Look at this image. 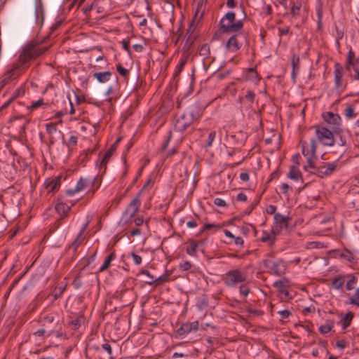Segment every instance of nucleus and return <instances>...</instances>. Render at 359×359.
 Listing matches in <instances>:
<instances>
[{
    "label": "nucleus",
    "instance_id": "obj_1",
    "mask_svg": "<svg viewBox=\"0 0 359 359\" xmlns=\"http://www.w3.org/2000/svg\"><path fill=\"white\" fill-rule=\"evenodd\" d=\"M219 31L222 33H235L226 41V48L230 52H236L242 47L239 38L242 34L239 31L243 27V21H236V14L233 11L227 12L219 20Z\"/></svg>",
    "mask_w": 359,
    "mask_h": 359
},
{
    "label": "nucleus",
    "instance_id": "obj_2",
    "mask_svg": "<svg viewBox=\"0 0 359 359\" xmlns=\"http://www.w3.org/2000/svg\"><path fill=\"white\" fill-rule=\"evenodd\" d=\"M315 133L318 141L325 146L332 147L335 144L333 133L323 126H315Z\"/></svg>",
    "mask_w": 359,
    "mask_h": 359
},
{
    "label": "nucleus",
    "instance_id": "obj_3",
    "mask_svg": "<svg viewBox=\"0 0 359 359\" xmlns=\"http://www.w3.org/2000/svg\"><path fill=\"white\" fill-rule=\"evenodd\" d=\"M246 280V276L238 269H231L227 271L224 278V283L228 287H233L238 283Z\"/></svg>",
    "mask_w": 359,
    "mask_h": 359
},
{
    "label": "nucleus",
    "instance_id": "obj_4",
    "mask_svg": "<svg viewBox=\"0 0 359 359\" xmlns=\"http://www.w3.org/2000/svg\"><path fill=\"white\" fill-rule=\"evenodd\" d=\"M345 68L350 71L351 69L354 72L353 79L359 81V55L355 57V52L352 48H350L345 62Z\"/></svg>",
    "mask_w": 359,
    "mask_h": 359
},
{
    "label": "nucleus",
    "instance_id": "obj_5",
    "mask_svg": "<svg viewBox=\"0 0 359 359\" xmlns=\"http://www.w3.org/2000/svg\"><path fill=\"white\" fill-rule=\"evenodd\" d=\"M47 50V47H37L35 46L27 47L23 54L20 55V60L22 62L25 63L42 55Z\"/></svg>",
    "mask_w": 359,
    "mask_h": 359
},
{
    "label": "nucleus",
    "instance_id": "obj_6",
    "mask_svg": "<svg viewBox=\"0 0 359 359\" xmlns=\"http://www.w3.org/2000/svg\"><path fill=\"white\" fill-rule=\"evenodd\" d=\"M323 118L327 123L332 126V130L335 134L342 132V129L340 128L341 118L339 115L332 112H326L323 114Z\"/></svg>",
    "mask_w": 359,
    "mask_h": 359
},
{
    "label": "nucleus",
    "instance_id": "obj_7",
    "mask_svg": "<svg viewBox=\"0 0 359 359\" xmlns=\"http://www.w3.org/2000/svg\"><path fill=\"white\" fill-rule=\"evenodd\" d=\"M39 321L41 323L43 328L53 327L54 330V335L57 337L60 336V330L58 327V321L55 320V317L53 314L42 313L40 316Z\"/></svg>",
    "mask_w": 359,
    "mask_h": 359
},
{
    "label": "nucleus",
    "instance_id": "obj_8",
    "mask_svg": "<svg viewBox=\"0 0 359 359\" xmlns=\"http://www.w3.org/2000/svg\"><path fill=\"white\" fill-rule=\"evenodd\" d=\"M344 67L339 62L334 64V88L337 90L342 92L346 87L347 83H344Z\"/></svg>",
    "mask_w": 359,
    "mask_h": 359
},
{
    "label": "nucleus",
    "instance_id": "obj_9",
    "mask_svg": "<svg viewBox=\"0 0 359 359\" xmlns=\"http://www.w3.org/2000/svg\"><path fill=\"white\" fill-rule=\"evenodd\" d=\"M198 329L199 323L198 320L193 322H186L182 323L177 330V334L181 339H184L189 334L197 332Z\"/></svg>",
    "mask_w": 359,
    "mask_h": 359
},
{
    "label": "nucleus",
    "instance_id": "obj_10",
    "mask_svg": "<svg viewBox=\"0 0 359 359\" xmlns=\"http://www.w3.org/2000/svg\"><path fill=\"white\" fill-rule=\"evenodd\" d=\"M274 224L273 226V234H279L283 229H287L289 225L290 218L277 212L274 215Z\"/></svg>",
    "mask_w": 359,
    "mask_h": 359
},
{
    "label": "nucleus",
    "instance_id": "obj_11",
    "mask_svg": "<svg viewBox=\"0 0 359 359\" xmlns=\"http://www.w3.org/2000/svg\"><path fill=\"white\" fill-rule=\"evenodd\" d=\"M193 122L194 121L187 114H183L176 120L174 125L175 130L183 133L191 126Z\"/></svg>",
    "mask_w": 359,
    "mask_h": 359
},
{
    "label": "nucleus",
    "instance_id": "obj_12",
    "mask_svg": "<svg viewBox=\"0 0 359 359\" xmlns=\"http://www.w3.org/2000/svg\"><path fill=\"white\" fill-rule=\"evenodd\" d=\"M141 196V191L137 194L136 197L129 203L127 208L124 212L125 215H128V219L133 217L139 210L140 206V197Z\"/></svg>",
    "mask_w": 359,
    "mask_h": 359
},
{
    "label": "nucleus",
    "instance_id": "obj_13",
    "mask_svg": "<svg viewBox=\"0 0 359 359\" xmlns=\"http://www.w3.org/2000/svg\"><path fill=\"white\" fill-rule=\"evenodd\" d=\"M90 183H93V180L86 177H81L77 182L76 187L73 189H67L66 191V194L69 196H72L76 193L84 190Z\"/></svg>",
    "mask_w": 359,
    "mask_h": 359
},
{
    "label": "nucleus",
    "instance_id": "obj_14",
    "mask_svg": "<svg viewBox=\"0 0 359 359\" xmlns=\"http://www.w3.org/2000/svg\"><path fill=\"white\" fill-rule=\"evenodd\" d=\"M203 107L199 102L192 104L187 113H186L194 121L198 120L203 114Z\"/></svg>",
    "mask_w": 359,
    "mask_h": 359
},
{
    "label": "nucleus",
    "instance_id": "obj_15",
    "mask_svg": "<svg viewBox=\"0 0 359 359\" xmlns=\"http://www.w3.org/2000/svg\"><path fill=\"white\" fill-rule=\"evenodd\" d=\"M300 144L302 146V154L304 156H306L308 158V157L311 156V155H312V156H316V140L315 139L313 138V139L311 140V141H310V149H307L306 148L307 142H305V141L301 140L300 141Z\"/></svg>",
    "mask_w": 359,
    "mask_h": 359
},
{
    "label": "nucleus",
    "instance_id": "obj_16",
    "mask_svg": "<svg viewBox=\"0 0 359 359\" xmlns=\"http://www.w3.org/2000/svg\"><path fill=\"white\" fill-rule=\"evenodd\" d=\"M72 205H68L62 199V197H58L55 205V211L60 215L61 218L66 217L71 210Z\"/></svg>",
    "mask_w": 359,
    "mask_h": 359
},
{
    "label": "nucleus",
    "instance_id": "obj_17",
    "mask_svg": "<svg viewBox=\"0 0 359 359\" xmlns=\"http://www.w3.org/2000/svg\"><path fill=\"white\" fill-rule=\"evenodd\" d=\"M263 264L271 274L277 276L281 274L282 270L280 269V262H273L269 259H264L263 261Z\"/></svg>",
    "mask_w": 359,
    "mask_h": 359
},
{
    "label": "nucleus",
    "instance_id": "obj_18",
    "mask_svg": "<svg viewBox=\"0 0 359 359\" xmlns=\"http://www.w3.org/2000/svg\"><path fill=\"white\" fill-rule=\"evenodd\" d=\"M61 179L62 176L59 175L55 178H48L46 180L44 183L45 188L48 190V192H54L57 191L61 184Z\"/></svg>",
    "mask_w": 359,
    "mask_h": 359
},
{
    "label": "nucleus",
    "instance_id": "obj_19",
    "mask_svg": "<svg viewBox=\"0 0 359 359\" xmlns=\"http://www.w3.org/2000/svg\"><path fill=\"white\" fill-rule=\"evenodd\" d=\"M171 271L166 270L165 273L160 276L158 278L151 277L150 280H147L146 283L149 285H155L156 286L159 285L163 283L168 282L170 280Z\"/></svg>",
    "mask_w": 359,
    "mask_h": 359
},
{
    "label": "nucleus",
    "instance_id": "obj_20",
    "mask_svg": "<svg viewBox=\"0 0 359 359\" xmlns=\"http://www.w3.org/2000/svg\"><path fill=\"white\" fill-rule=\"evenodd\" d=\"M116 149L115 148V145H111L110 148L107 151V152L104 153V154L102 156L100 161L97 162V165L99 167L100 170L103 169L104 172L106 170L108 161Z\"/></svg>",
    "mask_w": 359,
    "mask_h": 359
},
{
    "label": "nucleus",
    "instance_id": "obj_21",
    "mask_svg": "<svg viewBox=\"0 0 359 359\" xmlns=\"http://www.w3.org/2000/svg\"><path fill=\"white\" fill-rule=\"evenodd\" d=\"M339 257L346 260L351 265V266L354 267L355 266L358 264V259L355 257L353 253L347 249L344 250L339 254Z\"/></svg>",
    "mask_w": 359,
    "mask_h": 359
},
{
    "label": "nucleus",
    "instance_id": "obj_22",
    "mask_svg": "<svg viewBox=\"0 0 359 359\" xmlns=\"http://www.w3.org/2000/svg\"><path fill=\"white\" fill-rule=\"evenodd\" d=\"M88 226V222H86L84 226L82 227L81 231L77 235V237L75 238V240L69 245V249H73L74 251H76L77 248L81 244L82 241L83 240V238H81L85 232L86 229H87Z\"/></svg>",
    "mask_w": 359,
    "mask_h": 359
},
{
    "label": "nucleus",
    "instance_id": "obj_23",
    "mask_svg": "<svg viewBox=\"0 0 359 359\" xmlns=\"http://www.w3.org/2000/svg\"><path fill=\"white\" fill-rule=\"evenodd\" d=\"M229 142H233L236 147H241L244 144L245 140V134L242 132H239L235 135H231L228 137Z\"/></svg>",
    "mask_w": 359,
    "mask_h": 359
},
{
    "label": "nucleus",
    "instance_id": "obj_24",
    "mask_svg": "<svg viewBox=\"0 0 359 359\" xmlns=\"http://www.w3.org/2000/svg\"><path fill=\"white\" fill-rule=\"evenodd\" d=\"M116 255L114 252H111L109 255H108L102 264V265L99 269V272H103L106 271L111 265V262L116 258Z\"/></svg>",
    "mask_w": 359,
    "mask_h": 359
},
{
    "label": "nucleus",
    "instance_id": "obj_25",
    "mask_svg": "<svg viewBox=\"0 0 359 359\" xmlns=\"http://www.w3.org/2000/svg\"><path fill=\"white\" fill-rule=\"evenodd\" d=\"M111 72L107 71L103 72H95L93 74V77L97 79L100 83H105L108 81L111 76Z\"/></svg>",
    "mask_w": 359,
    "mask_h": 359
},
{
    "label": "nucleus",
    "instance_id": "obj_26",
    "mask_svg": "<svg viewBox=\"0 0 359 359\" xmlns=\"http://www.w3.org/2000/svg\"><path fill=\"white\" fill-rule=\"evenodd\" d=\"M34 336L39 337H50L54 335V330L53 327L41 328L33 333Z\"/></svg>",
    "mask_w": 359,
    "mask_h": 359
},
{
    "label": "nucleus",
    "instance_id": "obj_27",
    "mask_svg": "<svg viewBox=\"0 0 359 359\" xmlns=\"http://www.w3.org/2000/svg\"><path fill=\"white\" fill-rule=\"evenodd\" d=\"M346 280V276H337L333 278L331 285L332 287L335 290H339L341 288Z\"/></svg>",
    "mask_w": 359,
    "mask_h": 359
},
{
    "label": "nucleus",
    "instance_id": "obj_28",
    "mask_svg": "<svg viewBox=\"0 0 359 359\" xmlns=\"http://www.w3.org/2000/svg\"><path fill=\"white\" fill-rule=\"evenodd\" d=\"M346 289L347 290H351L355 287V285L358 282V278L353 274L346 275Z\"/></svg>",
    "mask_w": 359,
    "mask_h": 359
},
{
    "label": "nucleus",
    "instance_id": "obj_29",
    "mask_svg": "<svg viewBox=\"0 0 359 359\" xmlns=\"http://www.w3.org/2000/svg\"><path fill=\"white\" fill-rule=\"evenodd\" d=\"M334 321L328 320L324 325L319 327L318 330L321 334H327L332 330L334 327Z\"/></svg>",
    "mask_w": 359,
    "mask_h": 359
},
{
    "label": "nucleus",
    "instance_id": "obj_30",
    "mask_svg": "<svg viewBox=\"0 0 359 359\" xmlns=\"http://www.w3.org/2000/svg\"><path fill=\"white\" fill-rule=\"evenodd\" d=\"M302 8V1H298L296 2L292 3V6L290 10V15L292 16V18H296L298 17L300 14V10Z\"/></svg>",
    "mask_w": 359,
    "mask_h": 359
},
{
    "label": "nucleus",
    "instance_id": "obj_31",
    "mask_svg": "<svg viewBox=\"0 0 359 359\" xmlns=\"http://www.w3.org/2000/svg\"><path fill=\"white\" fill-rule=\"evenodd\" d=\"M287 176L288 178L291 180H298L300 178H302V173L299 170L296 169L294 166H291Z\"/></svg>",
    "mask_w": 359,
    "mask_h": 359
},
{
    "label": "nucleus",
    "instance_id": "obj_32",
    "mask_svg": "<svg viewBox=\"0 0 359 359\" xmlns=\"http://www.w3.org/2000/svg\"><path fill=\"white\" fill-rule=\"evenodd\" d=\"M353 318V314L352 312L348 311L341 319L342 328L344 330L347 328L351 323V320Z\"/></svg>",
    "mask_w": 359,
    "mask_h": 359
},
{
    "label": "nucleus",
    "instance_id": "obj_33",
    "mask_svg": "<svg viewBox=\"0 0 359 359\" xmlns=\"http://www.w3.org/2000/svg\"><path fill=\"white\" fill-rule=\"evenodd\" d=\"M312 173L316 174L318 177L323 178L325 176L330 175L327 172V169L325 165L319 166L315 168V171H311Z\"/></svg>",
    "mask_w": 359,
    "mask_h": 359
},
{
    "label": "nucleus",
    "instance_id": "obj_34",
    "mask_svg": "<svg viewBox=\"0 0 359 359\" xmlns=\"http://www.w3.org/2000/svg\"><path fill=\"white\" fill-rule=\"evenodd\" d=\"M84 318L82 316H77L76 318L72 319L69 322L70 325L72 326L74 330L79 329L81 324L83 323Z\"/></svg>",
    "mask_w": 359,
    "mask_h": 359
},
{
    "label": "nucleus",
    "instance_id": "obj_35",
    "mask_svg": "<svg viewBox=\"0 0 359 359\" xmlns=\"http://www.w3.org/2000/svg\"><path fill=\"white\" fill-rule=\"evenodd\" d=\"M116 68L118 74L124 78L125 81L128 82L129 70L124 68L121 64H117Z\"/></svg>",
    "mask_w": 359,
    "mask_h": 359
},
{
    "label": "nucleus",
    "instance_id": "obj_36",
    "mask_svg": "<svg viewBox=\"0 0 359 359\" xmlns=\"http://www.w3.org/2000/svg\"><path fill=\"white\" fill-rule=\"evenodd\" d=\"M247 78L250 81H259V78L255 67L249 68L247 72Z\"/></svg>",
    "mask_w": 359,
    "mask_h": 359
},
{
    "label": "nucleus",
    "instance_id": "obj_37",
    "mask_svg": "<svg viewBox=\"0 0 359 359\" xmlns=\"http://www.w3.org/2000/svg\"><path fill=\"white\" fill-rule=\"evenodd\" d=\"M18 76L15 69H12L6 73L3 82L7 83L12 78H16Z\"/></svg>",
    "mask_w": 359,
    "mask_h": 359
},
{
    "label": "nucleus",
    "instance_id": "obj_38",
    "mask_svg": "<svg viewBox=\"0 0 359 359\" xmlns=\"http://www.w3.org/2000/svg\"><path fill=\"white\" fill-rule=\"evenodd\" d=\"M198 53L200 55L208 57L210 54V46L207 43L202 45Z\"/></svg>",
    "mask_w": 359,
    "mask_h": 359
},
{
    "label": "nucleus",
    "instance_id": "obj_39",
    "mask_svg": "<svg viewBox=\"0 0 359 359\" xmlns=\"http://www.w3.org/2000/svg\"><path fill=\"white\" fill-rule=\"evenodd\" d=\"M277 234H273V230L271 231V233H267L264 236H263L260 240L262 241V242H266V241H270L271 242V245H273V243H274V240H275V236H276Z\"/></svg>",
    "mask_w": 359,
    "mask_h": 359
},
{
    "label": "nucleus",
    "instance_id": "obj_40",
    "mask_svg": "<svg viewBox=\"0 0 359 359\" xmlns=\"http://www.w3.org/2000/svg\"><path fill=\"white\" fill-rule=\"evenodd\" d=\"M335 31H336V34H335L336 45L338 47H339L340 46L339 40H341L344 36V31L342 29H339V27L337 25H335Z\"/></svg>",
    "mask_w": 359,
    "mask_h": 359
},
{
    "label": "nucleus",
    "instance_id": "obj_41",
    "mask_svg": "<svg viewBox=\"0 0 359 359\" xmlns=\"http://www.w3.org/2000/svg\"><path fill=\"white\" fill-rule=\"evenodd\" d=\"M299 57H296L294 55H293L292 57V59H291V63H292V74H294V72L296 70H298L299 69Z\"/></svg>",
    "mask_w": 359,
    "mask_h": 359
},
{
    "label": "nucleus",
    "instance_id": "obj_42",
    "mask_svg": "<svg viewBox=\"0 0 359 359\" xmlns=\"http://www.w3.org/2000/svg\"><path fill=\"white\" fill-rule=\"evenodd\" d=\"M345 116L348 118L355 117L356 114L354 111V107L352 105H348L345 109Z\"/></svg>",
    "mask_w": 359,
    "mask_h": 359
},
{
    "label": "nucleus",
    "instance_id": "obj_43",
    "mask_svg": "<svg viewBox=\"0 0 359 359\" xmlns=\"http://www.w3.org/2000/svg\"><path fill=\"white\" fill-rule=\"evenodd\" d=\"M216 137V132L215 131H211L208 136L207 140L205 142V147H210L212 146V142H214Z\"/></svg>",
    "mask_w": 359,
    "mask_h": 359
},
{
    "label": "nucleus",
    "instance_id": "obj_44",
    "mask_svg": "<svg viewBox=\"0 0 359 359\" xmlns=\"http://www.w3.org/2000/svg\"><path fill=\"white\" fill-rule=\"evenodd\" d=\"M81 278V273H79L73 280L72 284L76 289L80 288L83 284Z\"/></svg>",
    "mask_w": 359,
    "mask_h": 359
},
{
    "label": "nucleus",
    "instance_id": "obj_45",
    "mask_svg": "<svg viewBox=\"0 0 359 359\" xmlns=\"http://www.w3.org/2000/svg\"><path fill=\"white\" fill-rule=\"evenodd\" d=\"M314 158H316V156H311L307 158V165L304 166V169L306 170H309V168H311L313 170L312 171H315V168H316L317 167H315L313 165V159Z\"/></svg>",
    "mask_w": 359,
    "mask_h": 359
},
{
    "label": "nucleus",
    "instance_id": "obj_46",
    "mask_svg": "<svg viewBox=\"0 0 359 359\" xmlns=\"http://www.w3.org/2000/svg\"><path fill=\"white\" fill-rule=\"evenodd\" d=\"M45 103L43 99H39V100L33 102L29 107H27L28 110L32 111L38 107L44 105Z\"/></svg>",
    "mask_w": 359,
    "mask_h": 359
},
{
    "label": "nucleus",
    "instance_id": "obj_47",
    "mask_svg": "<svg viewBox=\"0 0 359 359\" xmlns=\"http://www.w3.org/2000/svg\"><path fill=\"white\" fill-rule=\"evenodd\" d=\"M280 191H281L282 194H284L285 196H289L288 192H289V191H292V188L287 184L283 183L280 186Z\"/></svg>",
    "mask_w": 359,
    "mask_h": 359
},
{
    "label": "nucleus",
    "instance_id": "obj_48",
    "mask_svg": "<svg viewBox=\"0 0 359 359\" xmlns=\"http://www.w3.org/2000/svg\"><path fill=\"white\" fill-rule=\"evenodd\" d=\"M46 132L51 135L57 131L56 123H49L46 125Z\"/></svg>",
    "mask_w": 359,
    "mask_h": 359
},
{
    "label": "nucleus",
    "instance_id": "obj_49",
    "mask_svg": "<svg viewBox=\"0 0 359 359\" xmlns=\"http://www.w3.org/2000/svg\"><path fill=\"white\" fill-rule=\"evenodd\" d=\"M197 244L196 243H191L190 245L187 248V252L191 256H193L196 254V252Z\"/></svg>",
    "mask_w": 359,
    "mask_h": 359
},
{
    "label": "nucleus",
    "instance_id": "obj_50",
    "mask_svg": "<svg viewBox=\"0 0 359 359\" xmlns=\"http://www.w3.org/2000/svg\"><path fill=\"white\" fill-rule=\"evenodd\" d=\"M221 227H222V226L219 224H205V225L203 226V228L202 229V231H205V230H210V229H213L215 231H217V230L219 229Z\"/></svg>",
    "mask_w": 359,
    "mask_h": 359
},
{
    "label": "nucleus",
    "instance_id": "obj_51",
    "mask_svg": "<svg viewBox=\"0 0 359 359\" xmlns=\"http://www.w3.org/2000/svg\"><path fill=\"white\" fill-rule=\"evenodd\" d=\"M316 13L318 15V27L320 28L321 27L322 18H323V8L321 6H318L316 8Z\"/></svg>",
    "mask_w": 359,
    "mask_h": 359
},
{
    "label": "nucleus",
    "instance_id": "obj_52",
    "mask_svg": "<svg viewBox=\"0 0 359 359\" xmlns=\"http://www.w3.org/2000/svg\"><path fill=\"white\" fill-rule=\"evenodd\" d=\"M348 345V342L345 339H339L336 341L335 346L338 348L343 350Z\"/></svg>",
    "mask_w": 359,
    "mask_h": 359
},
{
    "label": "nucleus",
    "instance_id": "obj_53",
    "mask_svg": "<svg viewBox=\"0 0 359 359\" xmlns=\"http://www.w3.org/2000/svg\"><path fill=\"white\" fill-rule=\"evenodd\" d=\"M341 133H340L339 134H335L337 136L339 137V140L338 138L337 137L335 139V142L339 145V146H345L346 144V140L345 137H344L341 135Z\"/></svg>",
    "mask_w": 359,
    "mask_h": 359
},
{
    "label": "nucleus",
    "instance_id": "obj_54",
    "mask_svg": "<svg viewBox=\"0 0 359 359\" xmlns=\"http://www.w3.org/2000/svg\"><path fill=\"white\" fill-rule=\"evenodd\" d=\"M191 264L189 261H185L183 263L180 264V269L186 271L189 270L191 268Z\"/></svg>",
    "mask_w": 359,
    "mask_h": 359
},
{
    "label": "nucleus",
    "instance_id": "obj_55",
    "mask_svg": "<svg viewBox=\"0 0 359 359\" xmlns=\"http://www.w3.org/2000/svg\"><path fill=\"white\" fill-rule=\"evenodd\" d=\"M214 204L218 207L224 208L226 207L227 204L224 200L220 198H216L214 199Z\"/></svg>",
    "mask_w": 359,
    "mask_h": 359
},
{
    "label": "nucleus",
    "instance_id": "obj_56",
    "mask_svg": "<svg viewBox=\"0 0 359 359\" xmlns=\"http://www.w3.org/2000/svg\"><path fill=\"white\" fill-rule=\"evenodd\" d=\"M326 168L327 169V172L330 174H332V172L336 170L337 168V164L335 162L333 163H329L327 165H325Z\"/></svg>",
    "mask_w": 359,
    "mask_h": 359
},
{
    "label": "nucleus",
    "instance_id": "obj_57",
    "mask_svg": "<svg viewBox=\"0 0 359 359\" xmlns=\"http://www.w3.org/2000/svg\"><path fill=\"white\" fill-rule=\"evenodd\" d=\"M255 96H256L255 94L252 90H248L247 91V93H246L245 96V98L248 101H249V102L252 103L255 101Z\"/></svg>",
    "mask_w": 359,
    "mask_h": 359
},
{
    "label": "nucleus",
    "instance_id": "obj_58",
    "mask_svg": "<svg viewBox=\"0 0 359 359\" xmlns=\"http://www.w3.org/2000/svg\"><path fill=\"white\" fill-rule=\"evenodd\" d=\"M18 97V94L15 93V95H13L7 102H6L5 103H4L2 104V106L0 107V110H3L6 108H7L10 104Z\"/></svg>",
    "mask_w": 359,
    "mask_h": 359
},
{
    "label": "nucleus",
    "instance_id": "obj_59",
    "mask_svg": "<svg viewBox=\"0 0 359 359\" xmlns=\"http://www.w3.org/2000/svg\"><path fill=\"white\" fill-rule=\"evenodd\" d=\"M131 257L133 258V262L137 264V265H140L141 263H142V257L141 256L134 253V252H132L131 253Z\"/></svg>",
    "mask_w": 359,
    "mask_h": 359
},
{
    "label": "nucleus",
    "instance_id": "obj_60",
    "mask_svg": "<svg viewBox=\"0 0 359 359\" xmlns=\"http://www.w3.org/2000/svg\"><path fill=\"white\" fill-rule=\"evenodd\" d=\"M102 349L105 351L109 355L112 354V349L110 344L107 342L103 344L101 346Z\"/></svg>",
    "mask_w": 359,
    "mask_h": 359
},
{
    "label": "nucleus",
    "instance_id": "obj_61",
    "mask_svg": "<svg viewBox=\"0 0 359 359\" xmlns=\"http://www.w3.org/2000/svg\"><path fill=\"white\" fill-rule=\"evenodd\" d=\"M266 211L269 215H275L276 213V207L273 205H269L266 207Z\"/></svg>",
    "mask_w": 359,
    "mask_h": 359
},
{
    "label": "nucleus",
    "instance_id": "obj_62",
    "mask_svg": "<svg viewBox=\"0 0 359 359\" xmlns=\"http://www.w3.org/2000/svg\"><path fill=\"white\" fill-rule=\"evenodd\" d=\"M278 313L282 318H287L291 315V312L287 309L279 311Z\"/></svg>",
    "mask_w": 359,
    "mask_h": 359
},
{
    "label": "nucleus",
    "instance_id": "obj_63",
    "mask_svg": "<svg viewBox=\"0 0 359 359\" xmlns=\"http://www.w3.org/2000/svg\"><path fill=\"white\" fill-rule=\"evenodd\" d=\"M248 313H250V314H253V315H255V316H261L264 314V311H262V310H258V309H250L248 310Z\"/></svg>",
    "mask_w": 359,
    "mask_h": 359
},
{
    "label": "nucleus",
    "instance_id": "obj_64",
    "mask_svg": "<svg viewBox=\"0 0 359 359\" xmlns=\"http://www.w3.org/2000/svg\"><path fill=\"white\" fill-rule=\"evenodd\" d=\"M233 240V243H235V245H240L241 247H242L243 245L244 241H243V239L241 237L234 236Z\"/></svg>",
    "mask_w": 359,
    "mask_h": 359
}]
</instances>
